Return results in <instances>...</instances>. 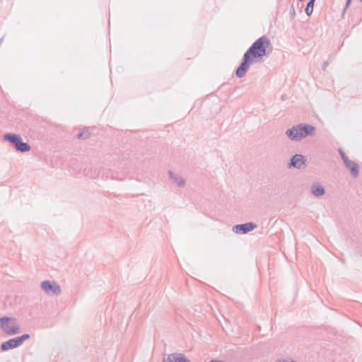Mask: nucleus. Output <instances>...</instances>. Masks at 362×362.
<instances>
[{"instance_id":"nucleus-1","label":"nucleus","mask_w":362,"mask_h":362,"mask_svg":"<svg viewBox=\"0 0 362 362\" xmlns=\"http://www.w3.org/2000/svg\"><path fill=\"white\" fill-rule=\"evenodd\" d=\"M270 47V42L267 37L257 40L244 54V61L236 71L238 77H243L250 64L258 58L266 54L267 49Z\"/></svg>"},{"instance_id":"nucleus-2","label":"nucleus","mask_w":362,"mask_h":362,"mask_svg":"<svg viewBox=\"0 0 362 362\" xmlns=\"http://www.w3.org/2000/svg\"><path fill=\"white\" fill-rule=\"evenodd\" d=\"M315 133V128L310 125L297 126L286 131V134L292 140H300Z\"/></svg>"},{"instance_id":"nucleus-3","label":"nucleus","mask_w":362,"mask_h":362,"mask_svg":"<svg viewBox=\"0 0 362 362\" xmlns=\"http://www.w3.org/2000/svg\"><path fill=\"white\" fill-rule=\"evenodd\" d=\"M0 328L7 336H13L20 332V326L16 318H0Z\"/></svg>"},{"instance_id":"nucleus-4","label":"nucleus","mask_w":362,"mask_h":362,"mask_svg":"<svg viewBox=\"0 0 362 362\" xmlns=\"http://www.w3.org/2000/svg\"><path fill=\"white\" fill-rule=\"evenodd\" d=\"M5 139L13 144L17 150L24 152L30 150V146L26 143L21 141L19 136L16 134H6Z\"/></svg>"},{"instance_id":"nucleus-5","label":"nucleus","mask_w":362,"mask_h":362,"mask_svg":"<svg viewBox=\"0 0 362 362\" xmlns=\"http://www.w3.org/2000/svg\"><path fill=\"white\" fill-rule=\"evenodd\" d=\"M42 288L49 294H58L60 292V288L55 283L52 284L49 281L42 283Z\"/></svg>"},{"instance_id":"nucleus-6","label":"nucleus","mask_w":362,"mask_h":362,"mask_svg":"<svg viewBox=\"0 0 362 362\" xmlns=\"http://www.w3.org/2000/svg\"><path fill=\"white\" fill-rule=\"evenodd\" d=\"M165 362H190V361L182 354L174 353L169 354Z\"/></svg>"},{"instance_id":"nucleus-7","label":"nucleus","mask_w":362,"mask_h":362,"mask_svg":"<svg viewBox=\"0 0 362 362\" xmlns=\"http://www.w3.org/2000/svg\"><path fill=\"white\" fill-rule=\"evenodd\" d=\"M20 346L16 337L10 339L8 341L3 342L1 344V350L2 351H6L8 350L15 349Z\"/></svg>"},{"instance_id":"nucleus-8","label":"nucleus","mask_w":362,"mask_h":362,"mask_svg":"<svg viewBox=\"0 0 362 362\" xmlns=\"http://www.w3.org/2000/svg\"><path fill=\"white\" fill-rule=\"evenodd\" d=\"M341 156H342V158H343L344 163H346V166L350 169L352 174L354 175L355 176H356L358 173V167L357 164L349 160L346 157H345L344 156L343 153H341Z\"/></svg>"},{"instance_id":"nucleus-9","label":"nucleus","mask_w":362,"mask_h":362,"mask_svg":"<svg viewBox=\"0 0 362 362\" xmlns=\"http://www.w3.org/2000/svg\"><path fill=\"white\" fill-rule=\"evenodd\" d=\"M255 228V226L252 223H247L241 225H237L235 226V231L237 233L240 232L243 233H247L252 230Z\"/></svg>"},{"instance_id":"nucleus-10","label":"nucleus","mask_w":362,"mask_h":362,"mask_svg":"<svg viewBox=\"0 0 362 362\" xmlns=\"http://www.w3.org/2000/svg\"><path fill=\"white\" fill-rule=\"evenodd\" d=\"M305 163L303 156L300 155H296L291 159V165L295 168H300Z\"/></svg>"},{"instance_id":"nucleus-11","label":"nucleus","mask_w":362,"mask_h":362,"mask_svg":"<svg viewBox=\"0 0 362 362\" xmlns=\"http://www.w3.org/2000/svg\"><path fill=\"white\" fill-rule=\"evenodd\" d=\"M313 193L315 196L322 195L324 194V189L321 186L314 185L313 187Z\"/></svg>"},{"instance_id":"nucleus-12","label":"nucleus","mask_w":362,"mask_h":362,"mask_svg":"<svg viewBox=\"0 0 362 362\" xmlns=\"http://www.w3.org/2000/svg\"><path fill=\"white\" fill-rule=\"evenodd\" d=\"M315 0H310L309 2L307 4V6L305 8V12L306 13L310 16L313 11V4Z\"/></svg>"},{"instance_id":"nucleus-13","label":"nucleus","mask_w":362,"mask_h":362,"mask_svg":"<svg viewBox=\"0 0 362 362\" xmlns=\"http://www.w3.org/2000/svg\"><path fill=\"white\" fill-rule=\"evenodd\" d=\"M30 337V334H24L20 337H17L16 339L21 346L25 340L28 339Z\"/></svg>"},{"instance_id":"nucleus-14","label":"nucleus","mask_w":362,"mask_h":362,"mask_svg":"<svg viewBox=\"0 0 362 362\" xmlns=\"http://www.w3.org/2000/svg\"><path fill=\"white\" fill-rule=\"evenodd\" d=\"M42 320V322H40L41 323V327L42 328H48V327H51L53 324L52 323H49L48 322V320L49 318H41Z\"/></svg>"},{"instance_id":"nucleus-15","label":"nucleus","mask_w":362,"mask_h":362,"mask_svg":"<svg viewBox=\"0 0 362 362\" xmlns=\"http://www.w3.org/2000/svg\"><path fill=\"white\" fill-rule=\"evenodd\" d=\"M223 321L218 320L220 325L223 327V329H226L225 326H226L228 323V318L223 317L222 318Z\"/></svg>"},{"instance_id":"nucleus-16","label":"nucleus","mask_w":362,"mask_h":362,"mask_svg":"<svg viewBox=\"0 0 362 362\" xmlns=\"http://www.w3.org/2000/svg\"><path fill=\"white\" fill-rule=\"evenodd\" d=\"M276 362H296V361H288L286 359H284V358H280V359H278L276 361Z\"/></svg>"},{"instance_id":"nucleus-17","label":"nucleus","mask_w":362,"mask_h":362,"mask_svg":"<svg viewBox=\"0 0 362 362\" xmlns=\"http://www.w3.org/2000/svg\"><path fill=\"white\" fill-rule=\"evenodd\" d=\"M183 181H181L180 182L178 183V185H182L183 184Z\"/></svg>"},{"instance_id":"nucleus-18","label":"nucleus","mask_w":362,"mask_h":362,"mask_svg":"<svg viewBox=\"0 0 362 362\" xmlns=\"http://www.w3.org/2000/svg\"><path fill=\"white\" fill-rule=\"evenodd\" d=\"M300 1H303L304 0H299Z\"/></svg>"},{"instance_id":"nucleus-19","label":"nucleus","mask_w":362,"mask_h":362,"mask_svg":"<svg viewBox=\"0 0 362 362\" xmlns=\"http://www.w3.org/2000/svg\"><path fill=\"white\" fill-rule=\"evenodd\" d=\"M163 362H165V361H163Z\"/></svg>"},{"instance_id":"nucleus-20","label":"nucleus","mask_w":362,"mask_h":362,"mask_svg":"<svg viewBox=\"0 0 362 362\" xmlns=\"http://www.w3.org/2000/svg\"><path fill=\"white\" fill-rule=\"evenodd\" d=\"M362 1V0H361Z\"/></svg>"}]
</instances>
